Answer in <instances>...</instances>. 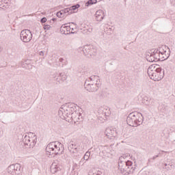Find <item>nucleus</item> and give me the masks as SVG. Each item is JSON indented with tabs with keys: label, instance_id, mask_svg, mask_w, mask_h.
<instances>
[{
	"label": "nucleus",
	"instance_id": "1",
	"mask_svg": "<svg viewBox=\"0 0 175 175\" xmlns=\"http://www.w3.org/2000/svg\"><path fill=\"white\" fill-rule=\"evenodd\" d=\"M170 57V50L166 46H161L159 49H152L146 53V58L148 62L165 61Z\"/></svg>",
	"mask_w": 175,
	"mask_h": 175
},
{
	"label": "nucleus",
	"instance_id": "2",
	"mask_svg": "<svg viewBox=\"0 0 175 175\" xmlns=\"http://www.w3.org/2000/svg\"><path fill=\"white\" fill-rule=\"evenodd\" d=\"M64 145L58 142L49 143L46 148V154L47 157H55L64 154Z\"/></svg>",
	"mask_w": 175,
	"mask_h": 175
},
{
	"label": "nucleus",
	"instance_id": "3",
	"mask_svg": "<svg viewBox=\"0 0 175 175\" xmlns=\"http://www.w3.org/2000/svg\"><path fill=\"white\" fill-rule=\"evenodd\" d=\"M100 85V79L98 76H92L85 82V88L89 92H95Z\"/></svg>",
	"mask_w": 175,
	"mask_h": 175
},
{
	"label": "nucleus",
	"instance_id": "4",
	"mask_svg": "<svg viewBox=\"0 0 175 175\" xmlns=\"http://www.w3.org/2000/svg\"><path fill=\"white\" fill-rule=\"evenodd\" d=\"M143 114L139 112H133L127 117V124L130 126H137L143 124Z\"/></svg>",
	"mask_w": 175,
	"mask_h": 175
},
{
	"label": "nucleus",
	"instance_id": "5",
	"mask_svg": "<svg viewBox=\"0 0 175 175\" xmlns=\"http://www.w3.org/2000/svg\"><path fill=\"white\" fill-rule=\"evenodd\" d=\"M148 75L149 77L154 81H159L163 79V73L162 69L159 68L158 66L151 65L148 68Z\"/></svg>",
	"mask_w": 175,
	"mask_h": 175
},
{
	"label": "nucleus",
	"instance_id": "6",
	"mask_svg": "<svg viewBox=\"0 0 175 175\" xmlns=\"http://www.w3.org/2000/svg\"><path fill=\"white\" fill-rule=\"evenodd\" d=\"M74 110L75 108H73V105L65 104L60 107L58 111V114L60 118H62L63 120H67L70 117V114ZM68 121H69V119H68Z\"/></svg>",
	"mask_w": 175,
	"mask_h": 175
},
{
	"label": "nucleus",
	"instance_id": "7",
	"mask_svg": "<svg viewBox=\"0 0 175 175\" xmlns=\"http://www.w3.org/2000/svg\"><path fill=\"white\" fill-rule=\"evenodd\" d=\"M38 137L33 133H27L23 138V142L27 148H33L36 144Z\"/></svg>",
	"mask_w": 175,
	"mask_h": 175
},
{
	"label": "nucleus",
	"instance_id": "8",
	"mask_svg": "<svg viewBox=\"0 0 175 175\" xmlns=\"http://www.w3.org/2000/svg\"><path fill=\"white\" fill-rule=\"evenodd\" d=\"M77 31L76 29V24L75 23H67L62 25L60 27V32L63 35H69L70 33H75Z\"/></svg>",
	"mask_w": 175,
	"mask_h": 175
},
{
	"label": "nucleus",
	"instance_id": "9",
	"mask_svg": "<svg viewBox=\"0 0 175 175\" xmlns=\"http://www.w3.org/2000/svg\"><path fill=\"white\" fill-rule=\"evenodd\" d=\"M7 172L8 174L12 175H20L23 172V168L21 167V164L20 163H15L10 165L7 168Z\"/></svg>",
	"mask_w": 175,
	"mask_h": 175
},
{
	"label": "nucleus",
	"instance_id": "10",
	"mask_svg": "<svg viewBox=\"0 0 175 175\" xmlns=\"http://www.w3.org/2000/svg\"><path fill=\"white\" fill-rule=\"evenodd\" d=\"M20 38L21 40L25 43H28L32 40V33L29 29H24L21 32Z\"/></svg>",
	"mask_w": 175,
	"mask_h": 175
},
{
	"label": "nucleus",
	"instance_id": "11",
	"mask_svg": "<svg viewBox=\"0 0 175 175\" xmlns=\"http://www.w3.org/2000/svg\"><path fill=\"white\" fill-rule=\"evenodd\" d=\"M105 18V11L103 10H98L94 14V19L97 23L103 21Z\"/></svg>",
	"mask_w": 175,
	"mask_h": 175
},
{
	"label": "nucleus",
	"instance_id": "12",
	"mask_svg": "<svg viewBox=\"0 0 175 175\" xmlns=\"http://www.w3.org/2000/svg\"><path fill=\"white\" fill-rule=\"evenodd\" d=\"M105 136L112 140L117 136V133H116V130L112 128H107L105 132Z\"/></svg>",
	"mask_w": 175,
	"mask_h": 175
},
{
	"label": "nucleus",
	"instance_id": "13",
	"mask_svg": "<svg viewBox=\"0 0 175 175\" xmlns=\"http://www.w3.org/2000/svg\"><path fill=\"white\" fill-rule=\"evenodd\" d=\"M72 120V121H81L83 120V116H81V113L79 111H72L70 113V116L68 118Z\"/></svg>",
	"mask_w": 175,
	"mask_h": 175
},
{
	"label": "nucleus",
	"instance_id": "14",
	"mask_svg": "<svg viewBox=\"0 0 175 175\" xmlns=\"http://www.w3.org/2000/svg\"><path fill=\"white\" fill-rule=\"evenodd\" d=\"M53 77L55 80L58 83H62L65 81L66 79H68V75H66V74H65L64 72H62L58 74L57 75H55Z\"/></svg>",
	"mask_w": 175,
	"mask_h": 175
},
{
	"label": "nucleus",
	"instance_id": "15",
	"mask_svg": "<svg viewBox=\"0 0 175 175\" xmlns=\"http://www.w3.org/2000/svg\"><path fill=\"white\" fill-rule=\"evenodd\" d=\"M118 167L119 170H120L121 173H124L126 172H131L130 170H128L126 167V161H120L118 163Z\"/></svg>",
	"mask_w": 175,
	"mask_h": 175
},
{
	"label": "nucleus",
	"instance_id": "16",
	"mask_svg": "<svg viewBox=\"0 0 175 175\" xmlns=\"http://www.w3.org/2000/svg\"><path fill=\"white\" fill-rule=\"evenodd\" d=\"M21 66L25 68V69H32V67L33 66L32 65V60L31 59L23 60L21 63Z\"/></svg>",
	"mask_w": 175,
	"mask_h": 175
},
{
	"label": "nucleus",
	"instance_id": "17",
	"mask_svg": "<svg viewBox=\"0 0 175 175\" xmlns=\"http://www.w3.org/2000/svg\"><path fill=\"white\" fill-rule=\"evenodd\" d=\"M56 16L59 18H65V17H66L67 16H69V12H68L67 8H65L64 10L59 11L56 14Z\"/></svg>",
	"mask_w": 175,
	"mask_h": 175
},
{
	"label": "nucleus",
	"instance_id": "18",
	"mask_svg": "<svg viewBox=\"0 0 175 175\" xmlns=\"http://www.w3.org/2000/svg\"><path fill=\"white\" fill-rule=\"evenodd\" d=\"M92 50H94V48H92L91 46L85 45L83 46V53L86 55L87 54H89V55H92V54H94Z\"/></svg>",
	"mask_w": 175,
	"mask_h": 175
},
{
	"label": "nucleus",
	"instance_id": "19",
	"mask_svg": "<svg viewBox=\"0 0 175 175\" xmlns=\"http://www.w3.org/2000/svg\"><path fill=\"white\" fill-rule=\"evenodd\" d=\"M79 8H80V5L77 4L66 9L68 10V14H72V13H77V9H79Z\"/></svg>",
	"mask_w": 175,
	"mask_h": 175
},
{
	"label": "nucleus",
	"instance_id": "20",
	"mask_svg": "<svg viewBox=\"0 0 175 175\" xmlns=\"http://www.w3.org/2000/svg\"><path fill=\"white\" fill-rule=\"evenodd\" d=\"M81 28L85 33H87L88 32L90 33H91V32H92V29H93L92 26H91L90 25H87V24L81 25Z\"/></svg>",
	"mask_w": 175,
	"mask_h": 175
},
{
	"label": "nucleus",
	"instance_id": "21",
	"mask_svg": "<svg viewBox=\"0 0 175 175\" xmlns=\"http://www.w3.org/2000/svg\"><path fill=\"white\" fill-rule=\"evenodd\" d=\"M59 170V165L57 163L53 162L51 165V172L54 174Z\"/></svg>",
	"mask_w": 175,
	"mask_h": 175
},
{
	"label": "nucleus",
	"instance_id": "22",
	"mask_svg": "<svg viewBox=\"0 0 175 175\" xmlns=\"http://www.w3.org/2000/svg\"><path fill=\"white\" fill-rule=\"evenodd\" d=\"M9 3H10V0H0V6L1 8L8 9L9 8Z\"/></svg>",
	"mask_w": 175,
	"mask_h": 175
},
{
	"label": "nucleus",
	"instance_id": "23",
	"mask_svg": "<svg viewBox=\"0 0 175 175\" xmlns=\"http://www.w3.org/2000/svg\"><path fill=\"white\" fill-rule=\"evenodd\" d=\"M96 3H98L97 0H89L88 2L85 3V6L88 8L90 6H92V5H96Z\"/></svg>",
	"mask_w": 175,
	"mask_h": 175
},
{
	"label": "nucleus",
	"instance_id": "24",
	"mask_svg": "<svg viewBox=\"0 0 175 175\" xmlns=\"http://www.w3.org/2000/svg\"><path fill=\"white\" fill-rule=\"evenodd\" d=\"M142 103L146 106H150L151 105V99L145 97L142 99Z\"/></svg>",
	"mask_w": 175,
	"mask_h": 175
},
{
	"label": "nucleus",
	"instance_id": "25",
	"mask_svg": "<svg viewBox=\"0 0 175 175\" xmlns=\"http://www.w3.org/2000/svg\"><path fill=\"white\" fill-rule=\"evenodd\" d=\"M90 155H91V153H90L89 152H87L83 156V158L79 161V165H81L82 161H88V159H90Z\"/></svg>",
	"mask_w": 175,
	"mask_h": 175
},
{
	"label": "nucleus",
	"instance_id": "26",
	"mask_svg": "<svg viewBox=\"0 0 175 175\" xmlns=\"http://www.w3.org/2000/svg\"><path fill=\"white\" fill-rule=\"evenodd\" d=\"M165 165V169L167 170H170V169H173L174 167V165L172 163H166Z\"/></svg>",
	"mask_w": 175,
	"mask_h": 175
},
{
	"label": "nucleus",
	"instance_id": "27",
	"mask_svg": "<svg viewBox=\"0 0 175 175\" xmlns=\"http://www.w3.org/2000/svg\"><path fill=\"white\" fill-rule=\"evenodd\" d=\"M51 25L45 24L44 25L43 29L45 31V32H47V31H51Z\"/></svg>",
	"mask_w": 175,
	"mask_h": 175
},
{
	"label": "nucleus",
	"instance_id": "28",
	"mask_svg": "<svg viewBox=\"0 0 175 175\" xmlns=\"http://www.w3.org/2000/svg\"><path fill=\"white\" fill-rule=\"evenodd\" d=\"M119 161L121 162H126V154H123L120 157Z\"/></svg>",
	"mask_w": 175,
	"mask_h": 175
},
{
	"label": "nucleus",
	"instance_id": "29",
	"mask_svg": "<svg viewBox=\"0 0 175 175\" xmlns=\"http://www.w3.org/2000/svg\"><path fill=\"white\" fill-rule=\"evenodd\" d=\"M126 167H127V170L131 169V167H132V161H126Z\"/></svg>",
	"mask_w": 175,
	"mask_h": 175
},
{
	"label": "nucleus",
	"instance_id": "30",
	"mask_svg": "<svg viewBox=\"0 0 175 175\" xmlns=\"http://www.w3.org/2000/svg\"><path fill=\"white\" fill-rule=\"evenodd\" d=\"M47 21V18L46 17H44L41 19L40 23H44Z\"/></svg>",
	"mask_w": 175,
	"mask_h": 175
},
{
	"label": "nucleus",
	"instance_id": "31",
	"mask_svg": "<svg viewBox=\"0 0 175 175\" xmlns=\"http://www.w3.org/2000/svg\"><path fill=\"white\" fill-rule=\"evenodd\" d=\"M165 109L166 108L165 107H162V106L159 107V110H161V111H165Z\"/></svg>",
	"mask_w": 175,
	"mask_h": 175
},
{
	"label": "nucleus",
	"instance_id": "32",
	"mask_svg": "<svg viewBox=\"0 0 175 175\" xmlns=\"http://www.w3.org/2000/svg\"><path fill=\"white\" fill-rule=\"evenodd\" d=\"M93 175H102V172L98 171L96 174H94Z\"/></svg>",
	"mask_w": 175,
	"mask_h": 175
},
{
	"label": "nucleus",
	"instance_id": "33",
	"mask_svg": "<svg viewBox=\"0 0 175 175\" xmlns=\"http://www.w3.org/2000/svg\"><path fill=\"white\" fill-rule=\"evenodd\" d=\"M39 54H40V55L41 57H43V56L44 55V52L40 51V52L39 53Z\"/></svg>",
	"mask_w": 175,
	"mask_h": 175
},
{
	"label": "nucleus",
	"instance_id": "34",
	"mask_svg": "<svg viewBox=\"0 0 175 175\" xmlns=\"http://www.w3.org/2000/svg\"><path fill=\"white\" fill-rule=\"evenodd\" d=\"M72 148H75V150L77 149V148H76V145L72 144Z\"/></svg>",
	"mask_w": 175,
	"mask_h": 175
},
{
	"label": "nucleus",
	"instance_id": "35",
	"mask_svg": "<svg viewBox=\"0 0 175 175\" xmlns=\"http://www.w3.org/2000/svg\"><path fill=\"white\" fill-rule=\"evenodd\" d=\"M52 21H57V19L55 18H53Z\"/></svg>",
	"mask_w": 175,
	"mask_h": 175
},
{
	"label": "nucleus",
	"instance_id": "36",
	"mask_svg": "<svg viewBox=\"0 0 175 175\" xmlns=\"http://www.w3.org/2000/svg\"><path fill=\"white\" fill-rule=\"evenodd\" d=\"M0 135H1V130H0Z\"/></svg>",
	"mask_w": 175,
	"mask_h": 175
}]
</instances>
